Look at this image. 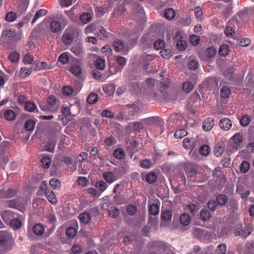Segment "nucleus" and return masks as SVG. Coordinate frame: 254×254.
<instances>
[{"label":"nucleus","mask_w":254,"mask_h":254,"mask_svg":"<svg viewBox=\"0 0 254 254\" xmlns=\"http://www.w3.org/2000/svg\"><path fill=\"white\" fill-rule=\"evenodd\" d=\"M15 245L12 235L7 231L0 232V248L5 251H9Z\"/></svg>","instance_id":"nucleus-1"},{"label":"nucleus","mask_w":254,"mask_h":254,"mask_svg":"<svg viewBox=\"0 0 254 254\" xmlns=\"http://www.w3.org/2000/svg\"><path fill=\"white\" fill-rule=\"evenodd\" d=\"M41 188L45 190V196L48 201L52 204H56L58 202L57 197L54 191L50 188H47L46 183L43 182Z\"/></svg>","instance_id":"nucleus-2"},{"label":"nucleus","mask_w":254,"mask_h":254,"mask_svg":"<svg viewBox=\"0 0 254 254\" xmlns=\"http://www.w3.org/2000/svg\"><path fill=\"white\" fill-rule=\"evenodd\" d=\"M88 154L86 152H83L81 153L76 158V162L81 163V165L78 167V171L80 174H86L88 172V169L85 167V165L82 166V163L85 160L87 157Z\"/></svg>","instance_id":"nucleus-3"},{"label":"nucleus","mask_w":254,"mask_h":254,"mask_svg":"<svg viewBox=\"0 0 254 254\" xmlns=\"http://www.w3.org/2000/svg\"><path fill=\"white\" fill-rule=\"evenodd\" d=\"M16 31L14 29L6 28L2 31L0 39L2 41L7 39L11 40L16 36Z\"/></svg>","instance_id":"nucleus-4"},{"label":"nucleus","mask_w":254,"mask_h":254,"mask_svg":"<svg viewBox=\"0 0 254 254\" xmlns=\"http://www.w3.org/2000/svg\"><path fill=\"white\" fill-rule=\"evenodd\" d=\"M47 100L48 105L50 106L49 110L52 112H56L59 108L58 100L54 95H50Z\"/></svg>","instance_id":"nucleus-5"},{"label":"nucleus","mask_w":254,"mask_h":254,"mask_svg":"<svg viewBox=\"0 0 254 254\" xmlns=\"http://www.w3.org/2000/svg\"><path fill=\"white\" fill-rule=\"evenodd\" d=\"M96 31H96V36L99 39L103 41L108 40L112 36L110 33L107 32L106 29L102 26L96 27Z\"/></svg>","instance_id":"nucleus-6"},{"label":"nucleus","mask_w":254,"mask_h":254,"mask_svg":"<svg viewBox=\"0 0 254 254\" xmlns=\"http://www.w3.org/2000/svg\"><path fill=\"white\" fill-rule=\"evenodd\" d=\"M74 38V32L71 29H66L62 37V41L65 44H69Z\"/></svg>","instance_id":"nucleus-7"},{"label":"nucleus","mask_w":254,"mask_h":254,"mask_svg":"<svg viewBox=\"0 0 254 254\" xmlns=\"http://www.w3.org/2000/svg\"><path fill=\"white\" fill-rule=\"evenodd\" d=\"M180 33H176L175 36L173 38L174 42L176 43V47L180 51H183L186 49L187 46V42L180 39Z\"/></svg>","instance_id":"nucleus-8"},{"label":"nucleus","mask_w":254,"mask_h":254,"mask_svg":"<svg viewBox=\"0 0 254 254\" xmlns=\"http://www.w3.org/2000/svg\"><path fill=\"white\" fill-rule=\"evenodd\" d=\"M216 49L213 47L208 48L205 51L206 56H200V59L204 62H208L211 58H214L216 54Z\"/></svg>","instance_id":"nucleus-9"},{"label":"nucleus","mask_w":254,"mask_h":254,"mask_svg":"<svg viewBox=\"0 0 254 254\" xmlns=\"http://www.w3.org/2000/svg\"><path fill=\"white\" fill-rule=\"evenodd\" d=\"M185 171L188 177H193L198 173V170L195 165L188 164L184 168Z\"/></svg>","instance_id":"nucleus-10"},{"label":"nucleus","mask_w":254,"mask_h":254,"mask_svg":"<svg viewBox=\"0 0 254 254\" xmlns=\"http://www.w3.org/2000/svg\"><path fill=\"white\" fill-rule=\"evenodd\" d=\"M18 191V189L16 187L10 188L6 190L0 191V197L7 198L12 197L15 196Z\"/></svg>","instance_id":"nucleus-11"},{"label":"nucleus","mask_w":254,"mask_h":254,"mask_svg":"<svg viewBox=\"0 0 254 254\" xmlns=\"http://www.w3.org/2000/svg\"><path fill=\"white\" fill-rule=\"evenodd\" d=\"M219 126L223 130L227 131L231 129L232 122L228 118H223L219 122Z\"/></svg>","instance_id":"nucleus-12"},{"label":"nucleus","mask_w":254,"mask_h":254,"mask_svg":"<svg viewBox=\"0 0 254 254\" xmlns=\"http://www.w3.org/2000/svg\"><path fill=\"white\" fill-rule=\"evenodd\" d=\"M214 120L211 117H208L205 119L203 123L202 128L204 130L209 131L211 130L214 126Z\"/></svg>","instance_id":"nucleus-13"},{"label":"nucleus","mask_w":254,"mask_h":254,"mask_svg":"<svg viewBox=\"0 0 254 254\" xmlns=\"http://www.w3.org/2000/svg\"><path fill=\"white\" fill-rule=\"evenodd\" d=\"M50 29L53 32L58 33L62 31L64 27L59 21L54 20L52 21L50 23Z\"/></svg>","instance_id":"nucleus-14"},{"label":"nucleus","mask_w":254,"mask_h":254,"mask_svg":"<svg viewBox=\"0 0 254 254\" xmlns=\"http://www.w3.org/2000/svg\"><path fill=\"white\" fill-rule=\"evenodd\" d=\"M225 150V145L223 142H219L216 144L214 149V153L217 157H219L222 156Z\"/></svg>","instance_id":"nucleus-15"},{"label":"nucleus","mask_w":254,"mask_h":254,"mask_svg":"<svg viewBox=\"0 0 254 254\" xmlns=\"http://www.w3.org/2000/svg\"><path fill=\"white\" fill-rule=\"evenodd\" d=\"M128 171V168L126 166H118L114 169V172L118 177V179L126 174Z\"/></svg>","instance_id":"nucleus-16"},{"label":"nucleus","mask_w":254,"mask_h":254,"mask_svg":"<svg viewBox=\"0 0 254 254\" xmlns=\"http://www.w3.org/2000/svg\"><path fill=\"white\" fill-rule=\"evenodd\" d=\"M128 110L129 116H132L138 113L140 110L139 106L135 104L127 105L126 107Z\"/></svg>","instance_id":"nucleus-17"},{"label":"nucleus","mask_w":254,"mask_h":254,"mask_svg":"<svg viewBox=\"0 0 254 254\" xmlns=\"http://www.w3.org/2000/svg\"><path fill=\"white\" fill-rule=\"evenodd\" d=\"M103 177L107 182L112 183L118 180V177L116 176L114 172L108 171L103 174Z\"/></svg>","instance_id":"nucleus-18"},{"label":"nucleus","mask_w":254,"mask_h":254,"mask_svg":"<svg viewBox=\"0 0 254 254\" xmlns=\"http://www.w3.org/2000/svg\"><path fill=\"white\" fill-rule=\"evenodd\" d=\"M216 200L218 205L223 206L228 202V198L226 195L220 194L216 196Z\"/></svg>","instance_id":"nucleus-19"},{"label":"nucleus","mask_w":254,"mask_h":254,"mask_svg":"<svg viewBox=\"0 0 254 254\" xmlns=\"http://www.w3.org/2000/svg\"><path fill=\"white\" fill-rule=\"evenodd\" d=\"M150 245L151 248L157 250L164 249L166 247L165 242L157 241L151 242Z\"/></svg>","instance_id":"nucleus-20"},{"label":"nucleus","mask_w":254,"mask_h":254,"mask_svg":"<svg viewBox=\"0 0 254 254\" xmlns=\"http://www.w3.org/2000/svg\"><path fill=\"white\" fill-rule=\"evenodd\" d=\"M88 104L86 106L87 110H92V105L95 103V93L91 92L87 98Z\"/></svg>","instance_id":"nucleus-21"},{"label":"nucleus","mask_w":254,"mask_h":254,"mask_svg":"<svg viewBox=\"0 0 254 254\" xmlns=\"http://www.w3.org/2000/svg\"><path fill=\"white\" fill-rule=\"evenodd\" d=\"M231 93V87L223 86L220 89V96L223 98H228Z\"/></svg>","instance_id":"nucleus-22"},{"label":"nucleus","mask_w":254,"mask_h":254,"mask_svg":"<svg viewBox=\"0 0 254 254\" xmlns=\"http://www.w3.org/2000/svg\"><path fill=\"white\" fill-rule=\"evenodd\" d=\"M62 91L64 95L68 96L75 95L78 93V91L73 90L70 86L64 87L62 88Z\"/></svg>","instance_id":"nucleus-23"},{"label":"nucleus","mask_w":254,"mask_h":254,"mask_svg":"<svg viewBox=\"0 0 254 254\" xmlns=\"http://www.w3.org/2000/svg\"><path fill=\"white\" fill-rule=\"evenodd\" d=\"M190 215L186 213H185L181 215L180 217V223L185 226H188L190 221Z\"/></svg>","instance_id":"nucleus-24"},{"label":"nucleus","mask_w":254,"mask_h":254,"mask_svg":"<svg viewBox=\"0 0 254 254\" xmlns=\"http://www.w3.org/2000/svg\"><path fill=\"white\" fill-rule=\"evenodd\" d=\"M175 15L176 12L173 8H167L164 11V17L168 20H170L173 19L175 17Z\"/></svg>","instance_id":"nucleus-25"},{"label":"nucleus","mask_w":254,"mask_h":254,"mask_svg":"<svg viewBox=\"0 0 254 254\" xmlns=\"http://www.w3.org/2000/svg\"><path fill=\"white\" fill-rule=\"evenodd\" d=\"M51 68V65H48L47 63L46 62H41L38 63L35 66V69L36 70H40L42 69H49Z\"/></svg>","instance_id":"nucleus-26"},{"label":"nucleus","mask_w":254,"mask_h":254,"mask_svg":"<svg viewBox=\"0 0 254 254\" xmlns=\"http://www.w3.org/2000/svg\"><path fill=\"white\" fill-rule=\"evenodd\" d=\"M103 90L109 95H111L115 91V86L113 84H106L103 86Z\"/></svg>","instance_id":"nucleus-27"},{"label":"nucleus","mask_w":254,"mask_h":254,"mask_svg":"<svg viewBox=\"0 0 254 254\" xmlns=\"http://www.w3.org/2000/svg\"><path fill=\"white\" fill-rule=\"evenodd\" d=\"M113 156L118 159H122L125 158L126 153L123 149L118 148L114 151Z\"/></svg>","instance_id":"nucleus-28"},{"label":"nucleus","mask_w":254,"mask_h":254,"mask_svg":"<svg viewBox=\"0 0 254 254\" xmlns=\"http://www.w3.org/2000/svg\"><path fill=\"white\" fill-rule=\"evenodd\" d=\"M113 46L117 52L121 51L125 48L124 45L122 41L119 39H117L114 41Z\"/></svg>","instance_id":"nucleus-29"},{"label":"nucleus","mask_w":254,"mask_h":254,"mask_svg":"<svg viewBox=\"0 0 254 254\" xmlns=\"http://www.w3.org/2000/svg\"><path fill=\"white\" fill-rule=\"evenodd\" d=\"M153 165L152 161L148 159L142 160L140 161V166L144 169H150Z\"/></svg>","instance_id":"nucleus-30"},{"label":"nucleus","mask_w":254,"mask_h":254,"mask_svg":"<svg viewBox=\"0 0 254 254\" xmlns=\"http://www.w3.org/2000/svg\"><path fill=\"white\" fill-rule=\"evenodd\" d=\"M229 52V47L227 45H222L218 50V54L221 56H226Z\"/></svg>","instance_id":"nucleus-31"},{"label":"nucleus","mask_w":254,"mask_h":254,"mask_svg":"<svg viewBox=\"0 0 254 254\" xmlns=\"http://www.w3.org/2000/svg\"><path fill=\"white\" fill-rule=\"evenodd\" d=\"M77 234V229L74 227H68L66 230V234L67 237L73 238Z\"/></svg>","instance_id":"nucleus-32"},{"label":"nucleus","mask_w":254,"mask_h":254,"mask_svg":"<svg viewBox=\"0 0 254 254\" xmlns=\"http://www.w3.org/2000/svg\"><path fill=\"white\" fill-rule=\"evenodd\" d=\"M34 234L36 235H42L44 232V227L41 224L35 225L33 228Z\"/></svg>","instance_id":"nucleus-33"},{"label":"nucleus","mask_w":254,"mask_h":254,"mask_svg":"<svg viewBox=\"0 0 254 254\" xmlns=\"http://www.w3.org/2000/svg\"><path fill=\"white\" fill-rule=\"evenodd\" d=\"M159 205L155 203L152 204L149 208V212L150 214L152 215H156L158 214L159 213Z\"/></svg>","instance_id":"nucleus-34"},{"label":"nucleus","mask_w":254,"mask_h":254,"mask_svg":"<svg viewBox=\"0 0 254 254\" xmlns=\"http://www.w3.org/2000/svg\"><path fill=\"white\" fill-rule=\"evenodd\" d=\"M172 216V214L170 210L167 209L162 212L161 218L164 221H168L171 220Z\"/></svg>","instance_id":"nucleus-35"},{"label":"nucleus","mask_w":254,"mask_h":254,"mask_svg":"<svg viewBox=\"0 0 254 254\" xmlns=\"http://www.w3.org/2000/svg\"><path fill=\"white\" fill-rule=\"evenodd\" d=\"M20 58L19 54L16 52H11L8 56L9 60L12 63H15L18 62Z\"/></svg>","instance_id":"nucleus-36"},{"label":"nucleus","mask_w":254,"mask_h":254,"mask_svg":"<svg viewBox=\"0 0 254 254\" xmlns=\"http://www.w3.org/2000/svg\"><path fill=\"white\" fill-rule=\"evenodd\" d=\"M157 179V176L154 172L148 173L145 176V180L149 184L154 183Z\"/></svg>","instance_id":"nucleus-37"},{"label":"nucleus","mask_w":254,"mask_h":254,"mask_svg":"<svg viewBox=\"0 0 254 254\" xmlns=\"http://www.w3.org/2000/svg\"><path fill=\"white\" fill-rule=\"evenodd\" d=\"M183 91L187 93H190L193 88V84L190 81H186L183 84Z\"/></svg>","instance_id":"nucleus-38"},{"label":"nucleus","mask_w":254,"mask_h":254,"mask_svg":"<svg viewBox=\"0 0 254 254\" xmlns=\"http://www.w3.org/2000/svg\"><path fill=\"white\" fill-rule=\"evenodd\" d=\"M251 122V118L249 115H245L243 116L240 121L241 125L245 127L249 125Z\"/></svg>","instance_id":"nucleus-39"},{"label":"nucleus","mask_w":254,"mask_h":254,"mask_svg":"<svg viewBox=\"0 0 254 254\" xmlns=\"http://www.w3.org/2000/svg\"><path fill=\"white\" fill-rule=\"evenodd\" d=\"M36 105L33 102L26 101L24 108L26 111L29 112H33L36 109Z\"/></svg>","instance_id":"nucleus-40"},{"label":"nucleus","mask_w":254,"mask_h":254,"mask_svg":"<svg viewBox=\"0 0 254 254\" xmlns=\"http://www.w3.org/2000/svg\"><path fill=\"white\" fill-rule=\"evenodd\" d=\"M31 72L32 71L30 68L23 67L20 70L19 75L22 78H25L29 76L31 73Z\"/></svg>","instance_id":"nucleus-41"},{"label":"nucleus","mask_w":254,"mask_h":254,"mask_svg":"<svg viewBox=\"0 0 254 254\" xmlns=\"http://www.w3.org/2000/svg\"><path fill=\"white\" fill-rule=\"evenodd\" d=\"M10 226L13 229H18L22 226V222L20 219L14 218L11 220Z\"/></svg>","instance_id":"nucleus-42"},{"label":"nucleus","mask_w":254,"mask_h":254,"mask_svg":"<svg viewBox=\"0 0 254 254\" xmlns=\"http://www.w3.org/2000/svg\"><path fill=\"white\" fill-rule=\"evenodd\" d=\"M47 13V11L44 9H41L38 10L35 14L32 21V23H35L37 20L41 16L45 15Z\"/></svg>","instance_id":"nucleus-43"},{"label":"nucleus","mask_w":254,"mask_h":254,"mask_svg":"<svg viewBox=\"0 0 254 254\" xmlns=\"http://www.w3.org/2000/svg\"><path fill=\"white\" fill-rule=\"evenodd\" d=\"M16 18L17 14L12 11L7 12L5 17V20L9 22H13Z\"/></svg>","instance_id":"nucleus-44"},{"label":"nucleus","mask_w":254,"mask_h":254,"mask_svg":"<svg viewBox=\"0 0 254 254\" xmlns=\"http://www.w3.org/2000/svg\"><path fill=\"white\" fill-rule=\"evenodd\" d=\"M79 218L81 222L87 224L91 220V217L88 213H82L79 216Z\"/></svg>","instance_id":"nucleus-45"},{"label":"nucleus","mask_w":254,"mask_h":254,"mask_svg":"<svg viewBox=\"0 0 254 254\" xmlns=\"http://www.w3.org/2000/svg\"><path fill=\"white\" fill-rule=\"evenodd\" d=\"M71 51L77 56L80 57L83 54L82 49L80 45H76L72 47Z\"/></svg>","instance_id":"nucleus-46"},{"label":"nucleus","mask_w":254,"mask_h":254,"mask_svg":"<svg viewBox=\"0 0 254 254\" xmlns=\"http://www.w3.org/2000/svg\"><path fill=\"white\" fill-rule=\"evenodd\" d=\"M160 55L163 58L168 59L172 57V53L169 49H163L160 51Z\"/></svg>","instance_id":"nucleus-47"},{"label":"nucleus","mask_w":254,"mask_h":254,"mask_svg":"<svg viewBox=\"0 0 254 254\" xmlns=\"http://www.w3.org/2000/svg\"><path fill=\"white\" fill-rule=\"evenodd\" d=\"M127 212L129 215L133 216L137 211L136 206L134 204H131L127 206Z\"/></svg>","instance_id":"nucleus-48"},{"label":"nucleus","mask_w":254,"mask_h":254,"mask_svg":"<svg viewBox=\"0 0 254 254\" xmlns=\"http://www.w3.org/2000/svg\"><path fill=\"white\" fill-rule=\"evenodd\" d=\"M35 122L33 120H28L24 125L25 128L28 131H32L35 126Z\"/></svg>","instance_id":"nucleus-49"},{"label":"nucleus","mask_w":254,"mask_h":254,"mask_svg":"<svg viewBox=\"0 0 254 254\" xmlns=\"http://www.w3.org/2000/svg\"><path fill=\"white\" fill-rule=\"evenodd\" d=\"M4 117L6 120L12 121L15 119V114L12 110H8L4 112Z\"/></svg>","instance_id":"nucleus-50"},{"label":"nucleus","mask_w":254,"mask_h":254,"mask_svg":"<svg viewBox=\"0 0 254 254\" xmlns=\"http://www.w3.org/2000/svg\"><path fill=\"white\" fill-rule=\"evenodd\" d=\"M188 134V131L185 129H180L177 130L175 134L174 137L177 139L181 138Z\"/></svg>","instance_id":"nucleus-51"},{"label":"nucleus","mask_w":254,"mask_h":254,"mask_svg":"<svg viewBox=\"0 0 254 254\" xmlns=\"http://www.w3.org/2000/svg\"><path fill=\"white\" fill-rule=\"evenodd\" d=\"M199 151L202 155L206 156L209 155L210 149L208 145H202L200 146Z\"/></svg>","instance_id":"nucleus-52"},{"label":"nucleus","mask_w":254,"mask_h":254,"mask_svg":"<svg viewBox=\"0 0 254 254\" xmlns=\"http://www.w3.org/2000/svg\"><path fill=\"white\" fill-rule=\"evenodd\" d=\"M34 57L30 54H26L23 56V61L25 64H31L34 61Z\"/></svg>","instance_id":"nucleus-53"},{"label":"nucleus","mask_w":254,"mask_h":254,"mask_svg":"<svg viewBox=\"0 0 254 254\" xmlns=\"http://www.w3.org/2000/svg\"><path fill=\"white\" fill-rule=\"evenodd\" d=\"M80 19L82 23L86 24L91 20V16L89 13H83L80 16Z\"/></svg>","instance_id":"nucleus-54"},{"label":"nucleus","mask_w":254,"mask_h":254,"mask_svg":"<svg viewBox=\"0 0 254 254\" xmlns=\"http://www.w3.org/2000/svg\"><path fill=\"white\" fill-rule=\"evenodd\" d=\"M50 185L54 190H58L61 187V182L58 179L53 178L50 180Z\"/></svg>","instance_id":"nucleus-55"},{"label":"nucleus","mask_w":254,"mask_h":254,"mask_svg":"<svg viewBox=\"0 0 254 254\" xmlns=\"http://www.w3.org/2000/svg\"><path fill=\"white\" fill-rule=\"evenodd\" d=\"M183 146L186 149H190L192 146L193 139L185 138L183 142Z\"/></svg>","instance_id":"nucleus-56"},{"label":"nucleus","mask_w":254,"mask_h":254,"mask_svg":"<svg viewBox=\"0 0 254 254\" xmlns=\"http://www.w3.org/2000/svg\"><path fill=\"white\" fill-rule=\"evenodd\" d=\"M200 217L201 220L205 221L209 219L210 217V214L208 210L202 209L200 211Z\"/></svg>","instance_id":"nucleus-57"},{"label":"nucleus","mask_w":254,"mask_h":254,"mask_svg":"<svg viewBox=\"0 0 254 254\" xmlns=\"http://www.w3.org/2000/svg\"><path fill=\"white\" fill-rule=\"evenodd\" d=\"M70 71L74 75L78 76L81 73V68L78 65H74L70 68Z\"/></svg>","instance_id":"nucleus-58"},{"label":"nucleus","mask_w":254,"mask_h":254,"mask_svg":"<svg viewBox=\"0 0 254 254\" xmlns=\"http://www.w3.org/2000/svg\"><path fill=\"white\" fill-rule=\"evenodd\" d=\"M250 167V164L249 162L246 161H244L241 163L240 169L242 173H245L249 171Z\"/></svg>","instance_id":"nucleus-59"},{"label":"nucleus","mask_w":254,"mask_h":254,"mask_svg":"<svg viewBox=\"0 0 254 254\" xmlns=\"http://www.w3.org/2000/svg\"><path fill=\"white\" fill-rule=\"evenodd\" d=\"M235 144L239 145L243 141V135L240 132L235 133L232 137Z\"/></svg>","instance_id":"nucleus-60"},{"label":"nucleus","mask_w":254,"mask_h":254,"mask_svg":"<svg viewBox=\"0 0 254 254\" xmlns=\"http://www.w3.org/2000/svg\"><path fill=\"white\" fill-rule=\"evenodd\" d=\"M107 184L104 181H100L96 182V189L100 190V191H104L107 188Z\"/></svg>","instance_id":"nucleus-61"},{"label":"nucleus","mask_w":254,"mask_h":254,"mask_svg":"<svg viewBox=\"0 0 254 254\" xmlns=\"http://www.w3.org/2000/svg\"><path fill=\"white\" fill-rule=\"evenodd\" d=\"M109 215L113 217H117L120 213L119 209L115 206H111L110 207L108 210Z\"/></svg>","instance_id":"nucleus-62"},{"label":"nucleus","mask_w":254,"mask_h":254,"mask_svg":"<svg viewBox=\"0 0 254 254\" xmlns=\"http://www.w3.org/2000/svg\"><path fill=\"white\" fill-rule=\"evenodd\" d=\"M88 63L91 68L95 66V56L93 54H88Z\"/></svg>","instance_id":"nucleus-63"},{"label":"nucleus","mask_w":254,"mask_h":254,"mask_svg":"<svg viewBox=\"0 0 254 254\" xmlns=\"http://www.w3.org/2000/svg\"><path fill=\"white\" fill-rule=\"evenodd\" d=\"M226 252V245L222 244L218 245L216 250V254H225Z\"/></svg>","instance_id":"nucleus-64"}]
</instances>
